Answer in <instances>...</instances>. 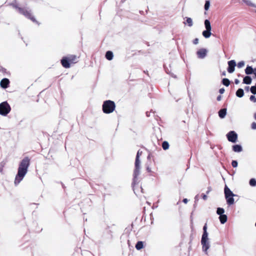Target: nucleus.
<instances>
[{
    "label": "nucleus",
    "instance_id": "1",
    "mask_svg": "<svg viewBox=\"0 0 256 256\" xmlns=\"http://www.w3.org/2000/svg\"><path fill=\"white\" fill-rule=\"evenodd\" d=\"M142 154V151L139 150L136 154L135 162H134V170L133 174V182L132 183V186L133 188V190L135 194H137L139 190H140L142 192H143V189L142 186L139 188L138 184L140 182L138 176L140 174V157Z\"/></svg>",
    "mask_w": 256,
    "mask_h": 256
},
{
    "label": "nucleus",
    "instance_id": "2",
    "mask_svg": "<svg viewBox=\"0 0 256 256\" xmlns=\"http://www.w3.org/2000/svg\"><path fill=\"white\" fill-rule=\"evenodd\" d=\"M30 160L28 157H25L20 162L18 168V174L16 176L14 184H18L24 178L28 172L30 166Z\"/></svg>",
    "mask_w": 256,
    "mask_h": 256
},
{
    "label": "nucleus",
    "instance_id": "3",
    "mask_svg": "<svg viewBox=\"0 0 256 256\" xmlns=\"http://www.w3.org/2000/svg\"><path fill=\"white\" fill-rule=\"evenodd\" d=\"M116 108V104L114 101L106 100L104 102L102 109L104 114H108L112 112Z\"/></svg>",
    "mask_w": 256,
    "mask_h": 256
},
{
    "label": "nucleus",
    "instance_id": "4",
    "mask_svg": "<svg viewBox=\"0 0 256 256\" xmlns=\"http://www.w3.org/2000/svg\"><path fill=\"white\" fill-rule=\"evenodd\" d=\"M13 6L20 14L24 16L26 18L30 19L33 22H37L35 18L32 16L30 10H28V9L24 8H20L15 4H14Z\"/></svg>",
    "mask_w": 256,
    "mask_h": 256
},
{
    "label": "nucleus",
    "instance_id": "5",
    "mask_svg": "<svg viewBox=\"0 0 256 256\" xmlns=\"http://www.w3.org/2000/svg\"><path fill=\"white\" fill-rule=\"evenodd\" d=\"M11 110V107L7 101H4L0 104V115L6 116Z\"/></svg>",
    "mask_w": 256,
    "mask_h": 256
},
{
    "label": "nucleus",
    "instance_id": "6",
    "mask_svg": "<svg viewBox=\"0 0 256 256\" xmlns=\"http://www.w3.org/2000/svg\"><path fill=\"white\" fill-rule=\"evenodd\" d=\"M202 249L206 254H208V250L210 248V244L208 236H202L201 239Z\"/></svg>",
    "mask_w": 256,
    "mask_h": 256
},
{
    "label": "nucleus",
    "instance_id": "7",
    "mask_svg": "<svg viewBox=\"0 0 256 256\" xmlns=\"http://www.w3.org/2000/svg\"><path fill=\"white\" fill-rule=\"evenodd\" d=\"M226 137L229 142H236L238 138V135L235 132L230 131L227 134Z\"/></svg>",
    "mask_w": 256,
    "mask_h": 256
},
{
    "label": "nucleus",
    "instance_id": "8",
    "mask_svg": "<svg viewBox=\"0 0 256 256\" xmlns=\"http://www.w3.org/2000/svg\"><path fill=\"white\" fill-rule=\"evenodd\" d=\"M228 72L232 74L234 72L235 70V66H236V62L234 60H231L228 62Z\"/></svg>",
    "mask_w": 256,
    "mask_h": 256
},
{
    "label": "nucleus",
    "instance_id": "9",
    "mask_svg": "<svg viewBox=\"0 0 256 256\" xmlns=\"http://www.w3.org/2000/svg\"><path fill=\"white\" fill-rule=\"evenodd\" d=\"M61 64L64 68H69L70 66V62L67 56L63 57L61 60Z\"/></svg>",
    "mask_w": 256,
    "mask_h": 256
},
{
    "label": "nucleus",
    "instance_id": "10",
    "mask_svg": "<svg viewBox=\"0 0 256 256\" xmlns=\"http://www.w3.org/2000/svg\"><path fill=\"white\" fill-rule=\"evenodd\" d=\"M10 80L7 78H2L0 82V86L3 88H6L9 86Z\"/></svg>",
    "mask_w": 256,
    "mask_h": 256
},
{
    "label": "nucleus",
    "instance_id": "11",
    "mask_svg": "<svg viewBox=\"0 0 256 256\" xmlns=\"http://www.w3.org/2000/svg\"><path fill=\"white\" fill-rule=\"evenodd\" d=\"M207 53V50L205 48H201L196 52L198 56L200 58H204L206 57Z\"/></svg>",
    "mask_w": 256,
    "mask_h": 256
},
{
    "label": "nucleus",
    "instance_id": "12",
    "mask_svg": "<svg viewBox=\"0 0 256 256\" xmlns=\"http://www.w3.org/2000/svg\"><path fill=\"white\" fill-rule=\"evenodd\" d=\"M224 192L226 198H228V197H230L231 196H236L231 191V190L226 185L225 186L224 188Z\"/></svg>",
    "mask_w": 256,
    "mask_h": 256
},
{
    "label": "nucleus",
    "instance_id": "13",
    "mask_svg": "<svg viewBox=\"0 0 256 256\" xmlns=\"http://www.w3.org/2000/svg\"><path fill=\"white\" fill-rule=\"evenodd\" d=\"M232 150L236 152H240L242 150V146L240 144H236L232 146Z\"/></svg>",
    "mask_w": 256,
    "mask_h": 256
},
{
    "label": "nucleus",
    "instance_id": "14",
    "mask_svg": "<svg viewBox=\"0 0 256 256\" xmlns=\"http://www.w3.org/2000/svg\"><path fill=\"white\" fill-rule=\"evenodd\" d=\"M202 34L203 36L204 37L206 38H208L212 35L211 30H205L202 32Z\"/></svg>",
    "mask_w": 256,
    "mask_h": 256
},
{
    "label": "nucleus",
    "instance_id": "15",
    "mask_svg": "<svg viewBox=\"0 0 256 256\" xmlns=\"http://www.w3.org/2000/svg\"><path fill=\"white\" fill-rule=\"evenodd\" d=\"M106 58L108 60H112L114 57L113 53L112 51H108L106 53Z\"/></svg>",
    "mask_w": 256,
    "mask_h": 256
},
{
    "label": "nucleus",
    "instance_id": "16",
    "mask_svg": "<svg viewBox=\"0 0 256 256\" xmlns=\"http://www.w3.org/2000/svg\"><path fill=\"white\" fill-rule=\"evenodd\" d=\"M70 63H76L77 62V57L75 55H70L67 56Z\"/></svg>",
    "mask_w": 256,
    "mask_h": 256
},
{
    "label": "nucleus",
    "instance_id": "17",
    "mask_svg": "<svg viewBox=\"0 0 256 256\" xmlns=\"http://www.w3.org/2000/svg\"><path fill=\"white\" fill-rule=\"evenodd\" d=\"M226 114V108L221 109L218 112V116L220 118H224Z\"/></svg>",
    "mask_w": 256,
    "mask_h": 256
},
{
    "label": "nucleus",
    "instance_id": "18",
    "mask_svg": "<svg viewBox=\"0 0 256 256\" xmlns=\"http://www.w3.org/2000/svg\"><path fill=\"white\" fill-rule=\"evenodd\" d=\"M243 82L246 84H250L252 83V78L249 76H246L243 79Z\"/></svg>",
    "mask_w": 256,
    "mask_h": 256
},
{
    "label": "nucleus",
    "instance_id": "19",
    "mask_svg": "<svg viewBox=\"0 0 256 256\" xmlns=\"http://www.w3.org/2000/svg\"><path fill=\"white\" fill-rule=\"evenodd\" d=\"M204 26L206 28V30H212L211 24L209 20H204Z\"/></svg>",
    "mask_w": 256,
    "mask_h": 256
},
{
    "label": "nucleus",
    "instance_id": "20",
    "mask_svg": "<svg viewBox=\"0 0 256 256\" xmlns=\"http://www.w3.org/2000/svg\"><path fill=\"white\" fill-rule=\"evenodd\" d=\"M220 220L221 224H224L226 222L227 220V216L226 214H222L219 217Z\"/></svg>",
    "mask_w": 256,
    "mask_h": 256
},
{
    "label": "nucleus",
    "instance_id": "21",
    "mask_svg": "<svg viewBox=\"0 0 256 256\" xmlns=\"http://www.w3.org/2000/svg\"><path fill=\"white\" fill-rule=\"evenodd\" d=\"M236 95L238 98H242L244 95V92L242 88H239L236 92Z\"/></svg>",
    "mask_w": 256,
    "mask_h": 256
},
{
    "label": "nucleus",
    "instance_id": "22",
    "mask_svg": "<svg viewBox=\"0 0 256 256\" xmlns=\"http://www.w3.org/2000/svg\"><path fill=\"white\" fill-rule=\"evenodd\" d=\"M234 196H231L230 197H228V198H226V202L228 205L233 204L234 202V198H233Z\"/></svg>",
    "mask_w": 256,
    "mask_h": 256
},
{
    "label": "nucleus",
    "instance_id": "23",
    "mask_svg": "<svg viewBox=\"0 0 256 256\" xmlns=\"http://www.w3.org/2000/svg\"><path fill=\"white\" fill-rule=\"evenodd\" d=\"M144 246L143 242L142 241H138L136 244V248L138 250H140Z\"/></svg>",
    "mask_w": 256,
    "mask_h": 256
},
{
    "label": "nucleus",
    "instance_id": "24",
    "mask_svg": "<svg viewBox=\"0 0 256 256\" xmlns=\"http://www.w3.org/2000/svg\"><path fill=\"white\" fill-rule=\"evenodd\" d=\"M254 69L250 66H247L245 70V72L246 74H250L253 72Z\"/></svg>",
    "mask_w": 256,
    "mask_h": 256
},
{
    "label": "nucleus",
    "instance_id": "25",
    "mask_svg": "<svg viewBox=\"0 0 256 256\" xmlns=\"http://www.w3.org/2000/svg\"><path fill=\"white\" fill-rule=\"evenodd\" d=\"M6 160H2L0 162V172L1 174H2L3 172V168L5 166L6 164Z\"/></svg>",
    "mask_w": 256,
    "mask_h": 256
},
{
    "label": "nucleus",
    "instance_id": "26",
    "mask_svg": "<svg viewBox=\"0 0 256 256\" xmlns=\"http://www.w3.org/2000/svg\"><path fill=\"white\" fill-rule=\"evenodd\" d=\"M169 146V144L166 141H164L162 144V147L164 150L168 149Z\"/></svg>",
    "mask_w": 256,
    "mask_h": 256
},
{
    "label": "nucleus",
    "instance_id": "27",
    "mask_svg": "<svg viewBox=\"0 0 256 256\" xmlns=\"http://www.w3.org/2000/svg\"><path fill=\"white\" fill-rule=\"evenodd\" d=\"M224 210L223 208H218L216 210V214L218 215L221 216L224 214Z\"/></svg>",
    "mask_w": 256,
    "mask_h": 256
},
{
    "label": "nucleus",
    "instance_id": "28",
    "mask_svg": "<svg viewBox=\"0 0 256 256\" xmlns=\"http://www.w3.org/2000/svg\"><path fill=\"white\" fill-rule=\"evenodd\" d=\"M222 84L226 86H228L230 85V82L228 79L226 78H224L222 80Z\"/></svg>",
    "mask_w": 256,
    "mask_h": 256
},
{
    "label": "nucleus",
    "instance_id": "29",
    "mask_svg": "<svg viewBox=\"0 0 256 256\" xmlns=\"http://www.w3.org/2000/svg\"><path fill=\"white\" fill-rule=\"evenodd\" d=\"M250 185L252 186H256V180L255 178H251L249 182Z\"/></svg>",
    "mask_w": 256,
    "mask_h": 256
},
{
    "label": "nucleus",
    "instance_id": "30",
    "mask_svg": "<svg viewBox=\"0 0 256 256\" xmlns=\"http://www.w3.org/2000/svg\"><path fill=\"white\" fill-rule=\"evenodd\" d=\"M203 234L202 236H208V232H207V226L206 224H205L203 228Z\"/></svg>",
    "mask_w": 256,
    "mask_h": 256
},
{
    "label": "nucleus",
    "instance_id": "31",
    "mask_svg": "<svg viewBox=\"0 0 256 256\" xmlns=\"http://www.w3.org/2000/svg\"><path fill=\"white\" fill-rule=\"evenodd\" d=\"M186 23L188 24L189 26H192L193 25L192 20L190 18H187Z\"/></svg>",
    "mask_w": 256,
    "mask_h": 256
},
{
    "label": "nucleus",
    "instance_id": "32",
    "mask_svg": "<svg viewBox=\"0 0 256 256\" xmlns=\"http://www.w3.org/2000/svg\"><path fill=\"white\" fill-rule=\"evenodd\" d=\"M250 90L252 94H256V83L255 86H252L250 88Z\"/></svg>",
    "mask_w": 256,
    "mask_h": 256
},
{
    "label": "nucleus",
    "instance_id": "33",
    "mask_svg": "<svg viewBox=\"0 0 256 256\" xmlns=\"http://www.w3.org/2000/svg\"><path fill=\"white\" fill-rule=\"evenodd\" d=\"M244 64H245V62L244 61H240L238 63L237 66H238V68H242L243 66H244Z\"/></svg>",
    "mask_w": 256,
    "mask_h": 256
},
{
    "label": "nucleus",
    "instance_id": "34",
    "mask_svg": "<svg viewBox=\"0 0 256 256\" xmlns=\"http://www.w3.org/2000/svg\"><path fill=\"white\" fill-rule=\"evenodd\" d=\"M210 6V2L208 0H206V2L205 4H204V10H208L209 9Z\"/></svg>",
    "mask_w": 256,
    "mask_h": 256
},
{
    "label": "nucleus",
    "instance_id": "35",
    "mask_svg": "<svg viewBox=\"0 0 256 256\" xmlns=\"http://www.w3.org/2000/svg\"><path fill=\"white\" fill-rule=\"evenodd\" d=\"M242 1L245 2L247 5L250 6H254V4H253L250 0H242Z\"/></svg>",
    "mask_w": 256,
    "mask_h": 256
},
{
    "label": "nucleus",
    "instance_id": "36",
    "mask_svg": "<svg viewBox=\"0 0 256 256\" xmlns=\"http://www.w3.org/2000/svg\"><path fill=\"white\" fill-rule=\"evenodd\" d=\"M232 165L234 168L238 166V162L236 160H232Z\"/></svg>",
    "mask_w": 256,
    "mask_h": 256
},
{
    "label": "nucleus",
    "instance_id": "37",
    "mask_svg": "<svg viewBox=\"0 0 256 256\" xmlns=\"http://www.w3.org/2000/svg\"><path fill=\"white\" fill-rule=\"evenodd\" d=\"M250 100L251 101H252V102H256V96H253V95H252V96H250Z\"/></svg>",
    "mask_w": 256,
    "mask_h": 256
},
{
    "label": "nucleus",
    "instance_id": "38",
    "mask_svg": "<svg viewBox=\"0 0 256 256\" xmlns=\"http://www.w3.org/2000/svg\"><path fill=\"white\" fill-rule=\"evenodd\" d=\"M6 70L0 66V72L4 74L6 72Z\"/></svg>",
    "mask_w": 256,
    "mask_h": 256
},
{
    "label": "nucleus",
    "instance_id": "39",
    "mask_svg": "<svg viewBox=\"0 0 256 256\" xmlns=\"http://www.w3.org/2000/svg\"><path fill=\"white\" fill-rule=\"evenodd\" d=\"M252 128L253 129V130H256V122H253L252 124Z\"/></svg>",
    "mask_w": 256,
    "mask_h": 256
},
{
    "label": "nucleus",
    "instance_id": "40",
    "mask_svg": "<svg viewBox=\"0 0 256 256\" xmlns=\"http://www.w3.org/2000/svg\"><path fill=\"white\" fill-rule=\"evenodd\" d=\"M198 41H199L198 39V38H196L194 40V41H193V43H194V44H197L198 43Z\"/></svg>",
    "mask_w": 256,
    "mask_h": 256
},
{
    "label": "nucleus",
    "instance_id": "41",
    "mask_svg": "<svg viewBox=\"0 0 256 256\" xmlns=\"http://www.w3.org/2000/svg\"><path fill=\"white\" fill-rule=\"evenodd\" d=\"M224 92V88H222L220 89L219 92L220 94H222Z\"/></svg>",
    "mask_w": 256,
    "mask_h": 256
},
{
    "label": "nucleus",
    "instance_id": "42",
    "mask_svg": "<svg viewBox=\"0 0 256 256\" xmlns=\"http://www.w3.org/2000/svg\"><path fill=\"white\" fill-rule=\"evenodd\" d=\"M207 196L206 194H202V198L204 200H206L207 199Z\"/></svg>",
    "mask_w": 256,
    "mask_h": 256
},
{
    "label": "nucleus",
    "instance_id": "43",
    "mask_svg": "<svg viewBox=\"0 0 256 256\" xmlns=\"http://www.w3.org/2000/svg\"><path fill=\"white\" fill-rule=\"evenodd\" d=\"M234 82L236 84H238L240 83V80L238 79H236L234 80Z\"/></svg>",
    "mask_w": 256,
    "mask_h": 256
},
{
    "label": "nucleus",
    "instance_id": "44",
    "mask_svg": "<svg viewBox=\"0 0 256 256\" xmlns=\"http://www.w3.org/2000/svg\"><path fill=\"white\" fill-rule=\"evenodd\" d=\"M183 202L184 203V204H187L188 202V200L187 198H184L183 200Z\"/></svg>",
    "mask_w": 256,
    "mask_h": 256
},
{
    "label": "nucleus",
    "instance_id": "45",
    "mask_svg": "<svg viewBox=\"0 0 256 256\" xmlns=\"http://www.w3.org/2000/svg\"><path fill=\"white\" fill-rule=\"evenodd\" d=\"M222 97L220 96H219L217 97V100L218 101H220L221 100Z\"/></svg>",
    "mask_w": 256,
    "mask_h": 256
},
{
    "label": "nucleus",
    "instance_id": "46",
    "mask_svg": "<svg viewBox=\"0 0 256 256\" xmlns=\"http://www.w3.org/2000/svg\"><path fill=\"white\" fill-rule=\"evenodd\" d=\"M211 191V188H208V190L206 192V194H208Z\"/></svg>",
    "mask_w": 256,
    "mask_h": 256
},
{
    "label": "nucleus",
    "instance_id": "47",
    "mask_svg": "<svg viewBox=\"0 0 256 256\" xmlns=\"http://www.w3.org/2000/svg\"><path fill=\"white\" fill-rule=\"evenodd\" d=\"M151 157H153L152 154H149L148 156V159H150Z\"/></svg>",
    "mask_w": 256,
    "mask_h": 256
},
{
    "label": "nucleus",
    "instance_id": "48",
    "mask_svg": "<svg viewBox=\"0 0 256 256\" xmlns=\"http://www.w3.org/2000/svg\"><path fill=\"white\" fill-rule=\"evenodd\" d=\"M256 77V68L254 70L253 72Z\"/></svg>",
    "mask_w": 256,
    "mask_h": 256
},
{
    "label": "nucleus",
    "instance_id": "49",
    "mask_svg": "<svg viewBox=\"0 0 256 256\" xmlns=\"http://www.w3.org/2000/svg\"><path fill=\"white\" fill-rule=\"evenodd\" d=\"M146 170H147L148 172H150L151 171L150 168H149V166H148L146 168Z\"/></svg>",
    "mask_w": 256,
    "mask_h": 256
},
{
    "label": "nucleus",
    "instance_id": "50",
    "mask_svg": "<svg viewBox=\"0 0 256 256\" xmlns=\"http://www.w3.org/2000/svg\"><path fill=\"white\" fill-rule=\"evenodd\" d=\"M146 114L147 116H150V114H149L148 112H146Z\"/></svg>",
    "mask_w": 256,
    "mask_h": 256
},
{
    "label": "nucleus",
    "instance_id": "51",
    "mask_svg": "<svg viewBox=\"0 0 256 256\" xmlns=\"http://www.w3.org/2000/svg\"><path fill=\"white\" fill-rule=\"evenodd\" d=\"M248 88H249V87H248V86H247V87H246V90H248Z\"/></svg>",
    "mask_w": 256,
    "mask_h": 256
},
{
    "label": "nucleus",
    "instance_id": "52",
    "mask_svg": "<svg viewBox=\"0 0 256 256\" xmlns=\"http://www.w3.org/2000/svg\"><path fill=\"white\" fill-rule=\"evenodd\" d=\"M223 75H224V76L225 75V72L223 73Z\"/></svg>",
    "mask_w": 256,
    "mask_h": 256
},
{
    "label": "nucleus",
    "instance_id": "53",
    "mask_svg": "<svg viewBox=\"0 0 256 256\" xmlns=\"http://www.w3.org/2000/svg\"><path fill=\"white\" fill-rule=\"evenodd\" d=\"M255 116H256V114H255V116H254V117H255Z\"/></svg>",
    "mask_w": 256,
    "mask_h": 256
},
{
    "label": "nucleus",
    "instance_id": "54",
    "mask_svg": "<svg viewBox=\"0 0 256 256\" xmlns=\"http://www.w3.org/2000/svg\"><path fill=\"white\" fill-rule=\"evenodd\" d=\"M255 225H256V224H255Z\"/></svg>",
    "mask_w": 256,
    "mask_h": 256
},
{
    "label": "nucleus",
    "instance_id": "55",
    "mask_svg": "<svg viewBox=\"0 0 256 256\" xmlns=\"http://www.w3.org/2000/svg\"><path fill=\"white\" fill-rule=\"evenodd\" d=\"M255 118L256 119V116H255Z\"/></svg>",
    "mask_w": 256,
    "mask_h": 256
}]
</instances>
